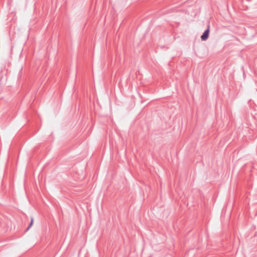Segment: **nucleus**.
<instances>
[{"label": "nucleus", "mask_w": 257, "mask_h": 257, "mask_svg": "<svg viewBox=\"0 0 257 257\" xmlns=\"http://www.w3.org/2000/svg\"><path fill=\"white\" fill-rule=\"evenodd\" d=\"M209 27L207 28L206 30L204 31V32L203 33L201 37V39L202 41H205L206 40L209 36Z\"/></svg>", "instance_id": "1"}, {"label": "nucleus", "mask_w": 257, "mask_h": 257, "mask_svg": "<svg viewBox=\"0 0 257 257\" xmlns=\"http://www.w3.org/2000/svg\"><path fill=\"white\" fill-rule=\"evenodd\" d=\"M33 218H31V220L30 225L27 228V230H28L30 229V228L31 227V226L33 225Z\"/></svg>", "instance_id": "2"}]
</instances>
